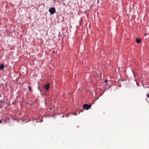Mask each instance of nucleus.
<instances>
[{"instance_id":"6e6552de","label":"nucleus","mask_w":149,"mask_h":149,"mask_svg":"<svg viewBox=\"0 0 149 149\" xmlns=\"http://www.w3.org/2000/svg\"><path fill=\"white\" fill-rule=\"evenodd\" d=\"M108 81L107 80H105L104 81V82H105V83H106V82H107Z\"/></svg>"},{"instance_id":"7ed1b4c3","label":"nucleus","mask_w":149,"mask_h":149,"mask_svg":"<svg viewBox=\"0 0 149 149\" xmlns=\"http://www.w3.org/2000/svg\"><path fill=\"white\" fill-rule=\"evenodd\" d=\"M45 87V89L48 91L49 88V83H48L46 85Z\"/></svg>"},{"instance_id":"423d86ee","label":"nucleus","mask_w":149,"mask_h":149,"mask_svg":"<svg viewBox=\"0 0 149 149\" xmlns=\"http://www.w3.org/2000/svg\"><path fill=\"white\" fill-rule=\"evenodd\" d=\"M28 88L30 91H32L31 88L30 86H28Z\"/></svg>"},{"instance_id":"f8f14e48","label":"nucleus","mask_w":149,"mask_h":149,"mask_svg":"<svg viewBox=\"0 0 149 149\" xmlns=\"http://www.w3.org/2000/svg\"><path fill=\"white\" fill-rule=\"evenodd\" d=\"M68 116H69V114H68V115H67V117H68Z\"/></svg>"},{"instance_id":"1a4fd4ad","label":"nucleus","mask_w":149,"mask_h":149,"mask_svg":"<svg viewBox=\"0 0 149 149\" xmlns=\"http://www.w3.org/2000/svg\"><path fill=\"white\" fill-rule=\"evenodd\" d=\"M83 111V110H81L80 111V112H82Z\"/></svg>"},{"instance_id":"9b49d317","label":"nucleus","mask_w":149,"mask_h":149,"mask_svg":"<svg viewBox=\"0 0 149 149\" xmlns=\"http://www.w3.org/2000/svg\"><path fill=\"white\" fill-rule=\"evenodd\" d=\"M2 122V121L1 120H0V123H1Z\"/></svg>"},{"instance_id":"20e7f679","label":"nucleus","mask_w":149,"mask_h":149,"mask_svg":"<svg viewBox=\"0 0 149 149\" xmlns=\"http://www.w3.org/2000/svg\"><path fill=\"white\" fill-rule=\"evenodd\" d=\"M4 68V66L3 65L1 64L0 65V70H3Z\"/></svg>"},{"instance_id":"4468645a","label":"nucleus","mask_w":149,"mask_h":149,"mask_svg":"<svg viewBox=\"0 0 149 149\" xmlns=\"http://www.w3.org/2000/svg\"><path fill=\"white\" fill-rule=\"evenodd\" d=\"M63 117H64V116H63Z\"/></svg>"},{"instance_id":"ddd939ff","label":"nucleus","mask_w":149,"mask_h":149,"mask_svg":"<svg viewBox=\"0 0 149 149\" xmlns=\"http://www.w3.org/2000/svg\"><path fill=\"white\" fill-rule=\"evenodd\" d=\"M38 89H40V88H39V87H38Z\"/></svg>"},{"instance_id":"f03ea898","label":"nucleus","mask_w":149,"mask_h":149,"mask_svg":"<svg viewBox=\"0 0 149 149\" xmlns=\"http://www.w3.org/2000/svg\"><path fill=\"white\" fill-rule=\"evenodd\" d=\"M49 11L51 14H53L56 12V10L55 8L54 7H52L50 8Z\"/></svg>"},{"instance_id":"f257e3e1","label":"nucleus","mask_w":149,"mask_h":149,"mask_svg":"<svg viewBox=\"0 0 149 149\" xmlns=\"http://www.w3.org/2000/svg\"><path fill=\"white\" fill-rule=\"evenodd\" d=\"M91 106V104L88 105L87 104H84L83 105V107L84 109L87 110L89 109Z\"/></svg>"},{"instance_id":"39448f33","label":"nucleus","mask_w":149,"mask_h":149,"mask_svg":"<svg viewBox=\"0 0 149 149\" xmlns=\"http://www.w3.org/2000/svg\"><path fill=\"white\" fill-rule=\"evenodd\" d=\"M136 41L137 43H139L140 42L141 40L140 39L137 38L136 39Z\"/></svg>"},{"instance_id":"9d476101","label":"nucleus","mask_w":149,"mask_h":149,"mask_svg":"<svg viewBox=\"0 0 149 149\" xmlns=\"http://www.w3.org/2000/svg\"><path fill=\"white\" fill-rule=\"evenodd\" d=\"M74 114L75 116H77V113H75Z\"/></svg>"},{"instance_id":"0eeeda50","label":"nucleus","mask_w":149,"mask_h":149,"mask_svg":"<svg viewBox=\"0 0 149 149\" xmlns=\"http://www.w3.org/2000/svg\"><path fill=\"white\" fill-rule=\"evenodd\" d=\"M146 96L147 97H148V98H149V93H148L146 95Z\"/></svg>"}]
</instances>
